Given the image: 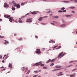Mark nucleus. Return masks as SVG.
Listing matches in <instances>:
<instances>
[{"label":"nucleus","mask_w":77,"mask_h":77,"mask_svg":"<svg viewBox=\"0 0 77 77\" xmlns=\"http://www.w3.org/2000/svg\"><path fill=\"white\" fill-rule=\"evenodd\" d=\"M12 3L14 4V7H16H16L17 8H20V5L19 4L17 5V3H15V2H14V1H12Z\"/></svg>","instance_id":"f257e3e1"},{"label":"nucleus","mask_w":77,"mask_h":77,"mask_svg":"<svg viewBox=\"0 0 77 77\" xmlns=\"http://www.w3.org/2000/svg\"><path fill=\"white\" fill-rule=\"evenodd\" d=\"M63 52H62L59 54L58 56V59H59V57L61 58L62 57H63L64 56V55L65 54V53H64L63 54Z\"/></svg>","instance_id":"f03ea898"},{"label":"nucleus","mask_w":77,"mask_h":77,"mask_svg":"<svg viewBox=\"0 0 77 77\" xmlns=\"http://www.w3.org/2000/svg\"><path fill=\"white\" fill-rule=\"evenodd\" d=\"M41 63H42V62L40 61L38 62H37L35 63L34 65H32V66H39V65H41Z\"/></svg>","instance_id":"7ed1b4c3"},{"label":"nucleus","mask_w":77,"mask_h":77,"mask_svg":"<svg viewBox=\"0 0 77 77\" xmlns=\"http://www.w3.org/2000/svg\"><path fill=\"white\" fill-rule=\"evenodd\" d=\"M5 5L4 6V7H5V8H8L9 6V5H8V4L6 3H4Z\"/></svg>","instance_id":"20e7f679"},{"label":"nucleus","mask_w":77,"mask_h":77,"mask_svg":"<svg viewBox=\"0 0 77 77\" xmlns=\"http://www.w3.org/2000/svg\"><path fill=\"white\" fill-rule=\"evenodd\" d=\"M9 20L10 22H12V21H13V17H9Z\"/></svg>","instance_id":"39448f33"},{"label":"nucleus","mask_w":77,"mask_h":77,"mask_svg":"<svg viewBox=\"0 0 77 77\" xmlns=\"http://www.w3.org/2000/svg\"><path fill=\"white\" fill-rule=\"evenodd\" d=\"M4 17L5 18H9V17H11V15H4Z\"/></svg>","instance_id":"423d86ee"},{"label":"nucleus","mask_w":77,"mask_h":77,"mask_svg":"<svg viewBox=\"0 0 77 77\" xmlns=\"http://www.w3.org/2000/svg\"><path fill=\"white\" fill-rule=\"evenodd\" d=\"M32 20L31 19H28L26 20V22H32Z\"/></svg>","instance_id":"0eeeda50"},{"label":"nucleus","mask_w":77,"mask_h":77,"mask_svg":"<svg viewBox=\"0 0 77 77\" xmlns=\"http://www.w3.org/2000/svg\"><path fill=\"white\" fill-rule=\"evenodd\" d=\"M4 41L5 42L4 43V44L6 45L7 44H9V42H8V41L4 40Z\"/></svg>","instance_id":"6e6552de"},{"label":"nucleus","mask_w":77,"mask_h":77,"mask_svg":"<svg viewBox=\"0 0 77 77\" xmlns=\"http://www.w3.org/2000/svg\"><path fill=\"white\" fill-rule=\"evenodd\" d=\"M8 67H9V68H10L11 69L12 67V64H11L10 63H9V66Z\"/></svg>","instance_id":"1a4fd4ad"},{"label":"nucleus","mask_w":77,"mask_h":77,"mask_svg":"<svg viewBox=\"0 0 77 77\" xmlns=\"http://www.w3.org/2000/svg\"><path fill=\"white\" fill-rule=\"evenodd\" d=\"M18 21L19 23H21L23 22L22 20H21V19L20 18H19Z\"/></svg>","instance_id":"9d476101"},{"label":"nucleus","mask_w":77,"mask_h":77,"mask_svg":"<svg viewBox=\"0 0 77 77\" xmlns=\"http://www.w3.org/2000/svg\"><path fill=\"white\" fill-rule=\"evenodd\" d=\"M35 53H37V54H40V53H41V52L40 51H36Z\"/></svg>","instance_id":"9b49d317"},{"label":"nucleus","mask_w":77,"mask_h":77,"mask_svg":"<svg viewBox=\"0 0 77 77\" xmlns=\"http://www.w3.org/2000/svg\"><path fill=\"white\" fill-rule=\"evenodd\" d=\"M62 66H55V68H60Z\"/></svg>","instance_id":"f8f14e48"},{"label":"nucleus","mask_w":77,"mask_h":77,"mask_svg":"<svg viewBox=\"0 0 77 77\" xmlns=\"http://www.w3.org/2000/svg\"><path fill=\"white\" fill-rule=\"evenodd\" d=\"M43 17H41L38 19L39 21H42V19H43Z\"/></svg>","instance_id":"ddd939ff"},{"label":"nucleus","mask_w":77,"mask_h":77,"mask_svg":"<svg viewBox=\"0 0 77 77\" xmlns=\"http://www.w3.org/2000/svg\"><path fill=\"white\" fill-rule=\"evenodd\" d=\"M53 17L54 18L56 19V18H59V17L57 16H54Z\"/></svg>","instance_id":"4468645a"},{"label":"nucleus","mask_w":77,"mask_h":77,"mask_svg":"<svg viewBox=\"0 0 77 77\" xmlns=\"http://www.w3.org/2000/svg\"><path fill=\"white\" fill-rule=\"evenodd\" d=\"M72 16V14H71V15H66V17H71Z\"/></svg>","instance_id":"2eb2a0df"},{"label":"nucleus","mask_w":77,"mask_h":77,"mask_svg":"<svg viewBox=\"0 0 77 77\" xmlns=\"http://www.w3.org/2000/svg\"><path fill=\"white\" fill-rule=\"evenodd\" d=\"M39 72H41V70H39L38 71H35L34 72H35V73H38Z\"/></svg>","instance_id":"dca6fc26"},{"label":"nucleus","mask_w":77,"mask_h":77,"mask_svg":"<svg viewBox=\"0 0 77 77\" xmlns=\"http://www.w3.org/2000/svg\"><path fill=\"white\" fill-rule=\"evenodd\" d=\"M22 70L23 71H24V70L26 69V68L24 67H22L21 68Z\"/></svg>","instance_id":"f3484780"},{"label":"nucleus","mask_w":77,"mask_h":77,"mask_svg":"<svg viewBox=\"0 0 77 77\" xmlns=\"http://www.w3.org/2000/svg\"><path fill=\"white\" fill-rule=\"evenodd\" d=\"M51 61V59H49L47 61H46V63H48L50 62Z\"/></svg>","instance_id":"a211bd4d"},{"label":"nucleus","mask_w":77,"mask_h":77,"mask_svg":"<svg viewBox=\"0 0 77 77\" xmlns=\"http://www.w3.org/2000/svg\"><path fill=\"white\" fill-rule=\"evenodd\" d=\"M60 48H62V46H59L58 47V48H56V50H58V49H59Z\"/></svg>","instance_id":"6ab92c4d"},{"label":"nucleus","mask_w":77,"mask_h":77,"mask_svg":"<svg viewBox=\"0 0 77 77\" xmlns=\"http://www.w3.org/2000/svg\"><path fill=\"white\" fill-rule=\"evenodd\" d=\"M36 12H33L32 13V15H35V14H36Z\"/></svg>","instance_id":"aec40b11"},{"label":"nucleus","mask_w":77,"mask_h":77,"mask_svg":"<svg viewBox=\"0 0 77 77\" xmlns=\"http://www.w3.org/2000/svg\"><path fill=\"white\" fill-rule=\"evenodd\" d=\"M69 9H75V7H70L69 8Z\"/></svg>","instance_id":"412c9836"},{"label":"nucleus","mask_w":77,"mask_h":77,"mask_svg":"<svg viewBox=\"0 0 77 77\" xmlns=\"http://www.w3.org/2000/svg\"><path fill=\"white\" fill-rule=\"evenodd\" d=\"M55 60H56L54 59H53L52 60H51V62H54Z\"/></svg>","instance_id":"4be33fe9"},{"label":"nucleus","mask_w":77,"mask_h":77,"mask_svg":"<svg viewBox=\"0 0 77 77\" xmlns=\"http://www.w3.org/2000/svg\"><path fill=\"white\" fill-rule=\"evenodd\" d=\"M62 2H66V3H69V1H62Z\"/></svg>","instance_id":"5701e85b"},{"label":"nucleus","mask_w":77,"mask_h":77,"mask_svg":"<svg viewBox=\"0 0 77 77\" xmlns=\"http://www.w3.org/2000/svg\"><path fill=\"white\" fill-rule=\"evenodd\" d=\"M57 75L58 76H60V75H63V74H61L59 75V74H57Z\"/></svg>","instance_id":"b1692460"},{"label":"nucleus","mask_w":77,"mask_h":77,"mask_svg":"<svg viewBox=\"0 0 77 77\" xmlns=\"http://www.w3.org/2000/svg\"><path fill=\"white\" fill-rule=\"evenodd\" d=\"M23 39V38L22 37H21L19 38L18 40L19 41H21V40H22Z\"/></svg>","instance_id":"393cba45"},{"label":"nucleus","mask_w":77,"mask_h":77,"mask_svg":"<svg viewBox=\"0 0 77 77\" xmlns=\"http://www.w3.org/2000/svg\"><path fill=\"white\" fill-rule=\"evenodd\" d=\"M0 38H5V36H2L1 35H0Z\"/></svg>","instance_id":"a878e982"},{"label":"nucleus","mask_w":77,"mask_h":77,"mask_svg":"<svg viewBox=\"0 0 77 77\" xmlns=\"http://www.w3.org/2000/svg\"><path fill=\"white\" fill-rule=\"evenodd\" d=\"M70 77H75V75H70Z\"/></svg>","instance_id":"bb28decb"},{"label":"nucleus","mask_w":77,"mask_h":77,"mask_svg":"<svg viewBox=\"0 0 77 77\" xmlns=\"http://www.w3.org/2000/svg\"><path fill=\"white\" fill-rule=\"evenodd\" d=\"M30 72V70H28V72H27L26 73V74H29V72Z\"/></svg>","instance_id":"cd10ccee"},{"label":"nucleus","mask_w":77,"mask_h":77,"mask_svg":"<svg viewBox=\"0 0 77 77\" xmlns=\"http://www.w3.org/2000/svg\"><path fill=\"white\" fill-rule=\"evenodd\" d=\"M72 66V65L71 64L67 67V68H69V67H70V66Z\"/></svg>","instance_id":"c85d7f7f"},{"label":"nucleus","mask_w":77,"mask_h":77,"mask_svg":"<svg viewBox=\"0 0 77 77\" xmlns=\"http://www.w3.org/2000/svg\"><path fill=\"white\" fill-rule=\"evenodd\" d=\"M12 10H13V11H15V8L14 7H12Z\"/></svg>","instance_id":"c756f323"},{"label":"nucleus","mask_w":77,"mask_h":77,"mask_svg":"<svg viewBox=\"0 0 77 77\" xmlns=\"http://www.w3.org/2000/svg\"><path fill=\"white\" fill-rule=\"evenodd\" d=\"M58 47V46H55L54 47L52 48H56V47Z\"/></svg>","instance_id":"7c9ffc66"},{"label":"nucleus","mask_w":77,"mask_h":77,"mask_svg":"<svg viewBox=\"0 0 77 77\" xmlns=\"http://www.w3.org/2000/svg\"><path fill=\"white\" fill-rule=\"evenodd\" d=\"M51 41L52 42V43H55V42H56L54 41L53 40H51Z\"/></svg>","instance_id":"2f4dec72"},{"label":"nucleus","mask_w":77,"mask_h":77,"mask_svg":"<svg viewBox=\"0 0 77 77\" xmlns=\"http://www.w3.org/2000/svg\"><path fill=\"white\" fill-rule=\"evenodd\" d=\"M60 69H54V71H59V70H60Z\"/></svg>","instance_id":"473e14b6"},{"label":"nucleus","mask_w":77,"mask_h":77,"mask_svg":"<svg viewBox=\"0 0 77 77\" xmlns=\"http://www.w3.org/2000/svg\"><path fill=\"white\" fill-rule=\"evenodd\" d=\"M36 50L38 51H41V49H36Z\"/></svg>","instance_id":"72a5a7b5"},{"label":"nucleus","mask_w":77,"mask_h":77,"mask_svg":"<svg viewBox=\"0 0 77 77\" xmlns=\"http://www.w3.org/2000/svg\"><path fill=\"white\" fill-rule=\"evenodd\" d=\"M47 67H44L43 68V69H47Z\"/></svg>","instance_id":"f704fd0d"},{"label":"nucleus","mask_w":77,"mask_h":77,"mask_svg":"<svg viewBox=\"0 0 77 77\" xmlns=\"http://www.w3.org/2000/svg\"><path fill=\"white\" fill-rule=\"evenodd\" d=\"M65 24H62V25H61V27H63V26H65Z\"/></svg>","instance_id":"c9c22d12"},{"label":"nucleus","mask_w":77,"mask_h":77,"mask_svg":"<svg viewBox=\"0 0 77 77\" xmlns=\"http://www.w3.org/2000/svg\"><path fill=\"white\" fill-rule=\"evenodd\" d=\"M65 8L64 7H63L61 8V10H64Z\"/></svg>","instance_id":"e433bc0d"},{"label":"nucleus","mask_w":77,"mask_h":77,"mask_svg":"<svg viewBox=\"0 0 77 77\" xmlns=\"http://www.w3.org/2000/svg\"><path fill=\"white\" fill-rule=\"evenodd\" d=\"M58 12H60V13H62V11H61V10H60V11H58Z\"/></svg>","instance_id":"4c0bfd02"},{"label":"nucleus","mask_w":77,"mask_h":77,"mask_svg":"<svg viewBox=\"0 0 77 77\" xmlns=\"http://www.w3.org/2000/svg\"><path fill=\"white\" fill-rule=\"evenodd\" d=\"M62 12H66V10H63L62 11Z\"/></svg>","instance_id":"58836bf2"},{"label":"nucleus","mask_w":77,"mask_h":77,"mask_svg":"<svg viewBox=\"0 0 77 77\" xmlns=\"http://www.w3.org/2000/svg\"><path fill=\"white\" fill-rule=\"evenodd\" d=\"M54 65V63H52L51 64V66H53V65Z\"/></svg>","instance_id":"ea45409f"},{"label":"nucleus","mask_w":77,"mask_h":77,"mask_svg":"<svg viewBox=\"0 0 77 77\" xmlns=\"http://www.w3.org/2000/svg\"><path fill=\"white\" fill-rule=\"evenodd\" d=\"M44 66V64H42L41 65V66Z\"/></svg>","instance_id":"a19ab883"},{"label":"nucleus","mask_w":77,"mask_h":77,"mask_svg":"<svg viewBox=\"0 0 77 77\" xmlns=\"http://www.w3.org/2000/svg\"><path fill=\"white\" fill-rule=\"evenodd\" d=\"M74 1L75 3H77V0H74Z\"/></svg>","instance_id":"79ce46f5"},{"label":"nucleus","mask_w":77,"mask_h":77,"mask_svg":"<svg viewBox=\"0 0 77 77\" xmlns=\"http://www.w3.org/2000/svg\"><path fill=\"white\" fill-rule=\"evenodd\" d=\"M48 13H49L51 12V11H49L48 12H47V13L48 14Z\"/></svg>","instance_id":"37998d69"},{"label":"nucleus","mask_w":77,"mask_h":77,"mask_svg":"<svg viewBox=\"0 0 77 77\" xmlns=\"http://www.w3.org/2000/svg\"><path fill=\"white\" fill-rule=\"evenodd\" d=\"M24 5V3H21V6H23Z\"/></svg>","instance_id":"c03bdc74"},{"label":"nucleus","mask_w":77,"mask_h":77,"mask_svg":"<svg viewBox=\"0 0 77 77\" xmlns=\"http://www.w3.org/2000/svg\"><path fill=\"white\" fill-rule=\"evenodd\" d=\"M77 70V69H73L72 71H75V70Z\"/></svg>","instance_id":"a18cd8bd"},{"label":"nucleus","mask_w":77,"mask_h":77,"mask_svg":"<svg viewBox=\"0 0 77 77\" xmlns=\"http://www.w3.org/2000/svg\"><path fill=\"white\" fill-rule=\"evenodd\" d=\"M2 55H0V58L2 59Z\"/></svg>","instance_id":"49530a36"},{"label":"nucleus","mask_w":77,"mask_h":77,"mask_svg":"<svg viewBox=\"0 0 77 77\" xmlns=\"http://www.w3.org/2000/svg\"><path fill=\"white\" fill-rule=\"evenodd\" d=\"M29 13H27L25 15V16H27V15H29Z\"/></svg>","instance_id":"de8ad7c7"},{"label":"nucleus","mask_w":77,"mask_h":77,"mask_svg":"<svg viewBox=\"0 0 77 77\" xmlns=\"http://www.w3.org/2000/svg\"><path fill=\"white\" fill-rule=\"evenodd\" d=\"M60 74H62V72H60Z\"/></svg>","instance_id":"09e8293b"},{"label":"nucleus","mask_w":77,"mask_h":77,"mask_svg":"<svg viewBox=\"0 0 77 77\" xmlns=\"http://www.w3.org/2000/svg\"><path fill=\"white\" fill-rule=\"evenodd\" d=\"M35 38H36L37 39L38 38V36H36V35H35Z\"/></svg>","instance_id":"8fccbe9b"},{"label":"nucleus","mask_w":77,"mask_h":77,"mask_svg":"<svg viewBox=\"0 0 77 77\" xmlns=\"http://www.w3.org/2000/svg\"><path fill=\"white\" fill-rule=\"evenodd\" d=\"M2 63H5V60H3L2 61Z\"/></svg>","instance_id":"3c124183"},{"label":"nucleus","mask_w":77,"mask_h":77,"mask_svg":"<svg viewBox=\"0 0 77 77\" xmlns=\"http://www.w3.org/2000/svg\"><path fill=\"white\" fill-rule=\"evenodd\" d=\"M47 17H48V16H45L43 18H47Z\"/></svg>","instance_id":"603ef678"},{"label":"nucleus","mask_w":77,"mask_h":77,"mask_svg":"<svg viewBox=\"0 0 77 77\" xmlns=\"http://www.w3.org/2000/svg\"><path fill=\"white\" fill-rule=\"evenodd\" d=\"M0 21H3V20L2 19H0Z\"/></svg>","instance_id":"864d4df0"},{"label":"nucleus","mask_w":77,"mask_h":77,"mask_svg":"<svg viewBox=\"0 0 77 77\" xmlns=\"http://www.w3.org/2000/svg\"><path fill=\"white\" fill-rule=\"evenodd\" d=\"M15 21L16 23H18V21L17 20H15Z\"/></svg>","instance_id":"5fc2aeb1"},{"label":"nucleus","mask_w":77,"mask_h":77,"mask_svg":"<svg viewBox=\"0 0 77 77\" xmlns=\"http://www.w3.org/2000/svg\"><path fill=\"white\" fill-rule=\"evenodd\" d=\"M6 69H3V70H1V71H3V70H5Z\"/></svg>","instance_id":"6e6d98bb"},{"label":"nucleus","mask_w":77,"mask_h":77,"mask_svg":"<svg viewBox=\"0 0 77 77\" xmlns=\"http://www.w3.org/2000/svg\"><path fill=\"white\" fill-rule=\"evenodd\" d=\"M52 14H50V17H51L52 16Z\"/></svg>","instance_id":"4d7b16f0"},{"label":"nucleus","mask_w":77,"mask_h":77,"mask_svg":"<svg viewBox=\"0 0 77 77\" xmlns=\"http://www.w3.org/2000/svg\"><path fill=\"white\" fill-rule=\"evenodd\" d=\"M14 36H16L17 35V34H15L14 35Z\"/></svg>","instance_id":"13d9d810"},{"label":"nucleus","mask_w":77,"mask_h":77,"mask_svg":"<svg viewBox=\"0 0 77 77\" xmlns=\"http://www.w3.org/2000/svg\"><path fill=\"white\" fill-rule=\"evenodd\" d=\"M4 68V67L3 66H2L1 67V68Z\"/></svg>","instance_id":"bf43d9fd"},{"label":"nucleus","mask_w":77,"mask_h":77,"mask_svg":"<svg viewBox=\"0 0 77 77\" xmlns=\"http://www.w3.org/2000/svg\"><path fill=\"white\" fill-rule=\"evenodd\" d=\"M49 43H51V41H49Z\"/></svg>","instance_id":"052dcab7"},{"label":"nucleus","mask_w":77,"mask_h":77,"mask_svg":"<svg viewBox=\"0 0 77 77\" xmlns=\"http://www.w3.org/2000/svg\"><path fill=\"white\" fill-rule=\"evenodd\" d=\"M72 12H73V13H75V12L74 11H72Z\"/></svg>","instance_id":"680f3d73"},{"label":"nucleus","mask_w":77,"mask_h":77,"mask_svg":"<svg viewBox=\"0 0 77 77\" xmlns=\"http://www.w3.org/2000/svg\"><path fill=\"white\" fill-rule=\"evenodd\" d=\"M72 62H73V61L70 62V63H72Z\"/></svg>","instance_id":"e2e57ef3"},{"label":"nucleus","mask_w":77,"mask_h":77,"mask_svg":"<svg viewBox=\"0 0 77 77\" xmlns=\"http://www.w3.org/2000/svg\"><path fill=\"white\" fill-rule=\"evenodd\" d=\"M51 24H54V23H51Z\"/></svg>","instance_id":"0e129e2a"},{"label":"nucleus","mask_w":77,"mask_h":77,"mask_svg":"<svg viewBox=\"0 0 77 77\" xmlns=\"http://www.w3.org/2000/svg\"><path fill=\"white\" fill-rule=\"evenodd\" d=\"M24 17V16H23V17H22V18H23Z\"/></svg>","instance_id":"69168bd1"},{"label":"nucleus","mask_w":77,"mask_h":77,"mask_svg":"<svg viewBox=\"0 0 77 77\" xmlns=\"http://www.w3.org/2000/svg\"><path fill=\"white\" fill-rule=\"evenodd\" d=\"M43 50H45V48H43Z\"/></svg>","instance_id":"338daca9"},{"label":"nucleus","mask_w":77,"mask_h":77,"mask_svg":"<svg viewBox=\"0 0 77 77\" xmlns=\"http://www.w3.org/2000/svg\"><path fill=\"white\" fill-rule=\"evenodd\" d=\"M6 56V55H5L4 56V57H5V56Z\"/></svg>","instance_id":"774afa93"}]
</instances>
